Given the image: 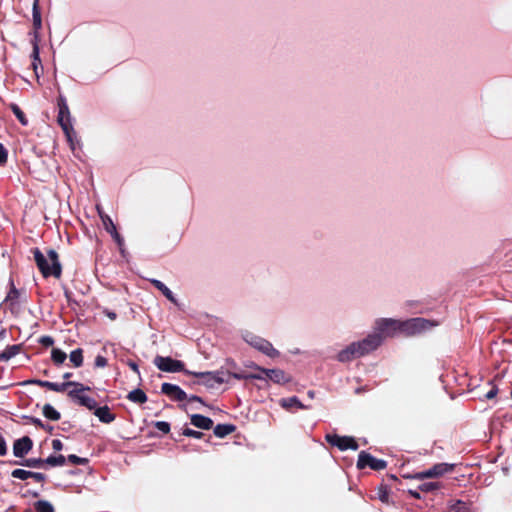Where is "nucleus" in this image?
I'll use <instances>...</instances> for the list:
<instances>
[{"mask_svg": "<svg viewBox=\"0 0 512 512\" xmlns=\"http://www.w3.org/2000/svg\"><path fill=\"white\" fill-rule=\"evenodd\" d=\"M241 338L248 345L270 358H276L280 355L279 351L268 340L249 330H242Z\"/></svg>", "mask_w": 512, "mask_h": 512, "instance_id": "obj_2", "label": "nucleus"}, {"mask_svg": "<svg viewBox=\"0 0 512 512\" xmlns=\"http://www.w3.org/2000/svg\"><path fill=\"white\" fill-rule=\"evenodd\" d=\"M12 111L13 113L15 114V116L17 117V119L23 124V125H26L27 124V120L25 118V115L24 113L22 112V110L17 106V105H12Z\"/></svg>", "mask_w": 512, "mask_h": 512, "instance_id": "obj_37", "label": "nucleus"}, {"mask_svg": "<svg viewBox=\"0 0 512 512\" xmlns=\"http://www.w3.org/2000/svg\"><path fill=\"white\" fill-rule=\"evenodd\" d=\"M30 383L38 385L40 387L48 388L49 390L55 391V392H64L68 387H70L73 382L68 381L64 383H54L50 381H44V380H31Z\"/></svg>", "mask_w": 512, "mask_h": 512, "instance_id": "obj_17", "label": "nucleus"}, {"mask_svg": "<svg viewBox=\"0 0 512 512\" xmlns=\"http://www.w3.org/2000/svg\"><path fill=\"white\" fill-rule=\"evenodd\" d=\"M189 400H190V401H197V402L202 403L201 398H200V397H198V396H191V397L189 398Z\"/></svg>", "mask_w": 512, "mask_h": 512, "instance_id": "obj_56", "label": "nucleus"}, {"mask_svg": "<svg viewBox=\"0 0 512 512\" xmlns=\"http://www.w3.org/2000/svg\"><path fill=\"white\" fill-rule=\"evenodd\" d=\"M400 320L392 318H378L374 322L373 333H377L383 343L387 337H393L400 332Z\"/></svg>", "mask_w": 512, "mask_h": 512, "instance_id": "obj_5", "label": "nucleus"}, {"mask_svg": "<svg viewBox=\"0 0 512 512\" xmlns=\"http://www.w3.org/2000/svg\"><path fill=\"white\" fill-rule=\"evenodd\" d=\"M128 365H129V367H130L134 372H136L137 374H139V369H138V366H137V364H136V363H134V362H129V364H128Z\"/></svg>", "mask_w": 512, "mask_h": 512, "instance_id": "obj_53", "label": "nucleus"}, {"mask_svg": "<svg viewBox=\"0 0 512 512\" xmlns=\"http://www.w3.org/2000/svg\"><path fill=\"white\" fill-rule=\"evenodd\" d=\"M183 435L188 436V437L200 438L203 435V433L199 432V431L192 430L190 428H186L183 431Z\"/></svg>", "mask_w": 512, "mask_h": 512, "instance_id": "obj_41", "label": "nucleus"}, {"mask_svg": "<svg viewBox=\"0 0 512 512\" xmlns=\"http://www.w3.org/2000/svg\"><path fill=\"white\" fill-rule=\"evenodd\" d=\"M21 346L18 344L7 346L4 351L0 353V362H6L12 359L20 352Z\"/></svg>", "mask_w": 512, "mask_h": 512, "instance_id": "obj_20", "label": "nucleus"}, {"mask_svg": "<svg viewBox=\"0 0 512 512\" xmlns=\"http://www.w3.org/2000/svg\"><path fill=\"white\" fill-rule=\"evenodd\" d=\"M94 414L98 419L103 423H111L114 421L115 416L110 412V409L107 406L95 408Z\"/></svg>", "mask_w": 512, "mask_h": 512, "instance_id": "obj_19", "label": "nucleus"}, {"mask_svg": "<svg viewBox=\"0 0 512 512\" xmlns=\"http://www.w3.org/2000/svg\"><path fill=\"white\" fill-rule=\"evenodd\" d=\"M52 448L55 450V451H60L62 450L63 448V444L62 442L59 440V439H54L52 441Z\"/></svg>", "mask_w": 512, "mask_h": 512, "instance_id": "obj_50", "label": "nucleus"}, {"mask_svg": "<svg viewBox=\"0 0 512 512\" xmlns=\"http://www.w3.org/2000/svg\"><path fill=\"white\" fill-rule=\"evenodd\" d=\"M105 314H106V316H107L109 319H111V320H115V319H116V317H117L116 313H115V312H112V311H108V310H106V311H105Z\"/></svg>", "mask_w": 512, "mask_h": 512, "instance_id": "obj_52", "label": "nucleus"}, {"mask_svg": "<svg viewBox=\"0 0 512 512\" xmlns=\"http://www.w3.org/2000/svg\"><path fill=\"white\" fill-rule=\"evenodd\" d=\"M227 379L229 380L230 377H233L235 379H249L248 374H242V373H227Z\"/></svg>", "mask_w": 512, "mask_h": 512, "instance_id": "obj_46", "label": "nucleus"}, {"mask_svg": "<svg viewBox=\"0 0 512 512\" xmlns=\"http://www.w3.org/2000/svg\"><path fill=\"white\" fill-rule=\"evenodd\" d=\"M107 365V359L104 356L98 355L95 358V366L97 368H103Z\"/></svg>", "mask_w": 512, "mask_h": 512, "instance_id": "obj_42", "label": "nucleus"}, {"mask_svg": "<svg viewBox=\"0 0 512 512\" xmlns=\"http://www.w3.org/2000/svg\"><path fill=\"white\" fill-rule=\"evenodd\" d=\"M354 344L356 345L359 355L364 357L377 350L382 342L377 333L371 332L365 338L354 341Z\"/></svg>", "mask_w": 512, "mask_h": 512, "instance_id": "obj_9", "label": "nucleus"}, {"mask_svg": "<svg viewBox=\"0 0 512 512\" xmlns=\"http://www.w3.org/2000/svg\"><path fill=\"white\" fill-rule=\"evenodd\" d=\"M498 389L496 387H492L486 394L485 398L488 400L493 399L497 395Z\"/></svg>", "mask_w": 512, "mask_h": 512, "instance_id": "obj_47", "label": "nucleus"}, {"mask_svg": "<svg viewBox=\"0 0 512 512\" xmlns=\"http://www.w3.org/2000/svg\"><path fill=\"white\" fill-rule=\"evenodd\" d=\"M195 377L200 378V383L208 388H217L223 383H227L228 374L223 371L216 372H194L192 373Z\"/></svg>", "mask_w": 512, "mask_h": 512, "instance_id": "obj_8", "label": "nucleus"}, {"mask_svg": "<svg viewBox=\"0 0 512 512\" xmlns=\"http://www.w3.org/2000/svg\"><path fill=\"white\" fill-rule=\"evenodd\" d=\"M70 377H71V373H65V374L63 375V378H64V379H68V378H70Z\"/></svg>", "mask_w": 512, "mask_h": 512, "instance_id": "obj_59", "label": "nucleus"}, {"mask_svg": "<svg viewBox=\"0 0 512 512\" xmlns=\"http://www.w3.org/2000/svg\"><path fill=\"white\" fill-rule=\"evenodd\" d=\"M357 358H361V356L354 342L341 349L336 355V360L341 363H349Z\"/></svg>", "mask_w": 512, "mask_h": 512, "instance_id": "obj_14", "label": "nucleus"}, {"mask_svg": "<svg viewBox=\"0 0 512 512\" xmlns=\"http://www.w3.org/2000/svg\"><path fill=\"white\" fill-rule=\"evenodd\" d=\"M438 323L425 318H412L400 321V333L405 335H416L437 326Z\"/></svg>", "mask_w": 512, "mask_h": 512, "instance_id": "obj_4", "label": "nucleus"}, {"mask_svg": "<svg viewBox=\"0 0 512 512\" xmlns=\"http://www.w3.org/2000/svg\"><path fill=\"white\" fill-rule=\"evenodd\" d=\"M257 373H253V374H248L249 376V379H257V380H265L267 379L265 373H262L258 370H256Z\"/></svg>", "mask_w": 512, "mask_h": 512, "instance_id": "obj_44", "label": "nucleus"}, {"mask_svg": "<svg viewBox=\"0 0 512 512\" xmlns=\"http://www.w3.org/2000/svg\"><path fill=\"white\" fill-rule=\"evenodd\" d=\"M235 427L233 425L229 424H218L214 428V434L219 437L223 438L229 434H231L234 431Z\"/></svg>", "mask_w": 512, "mask_h": 512, "instance_id": "obj_24", "label": "nucleus"}, {"mask_svg": "<svg viewBox=\"0 0 512 512\" xmlns=\"http://www.w3.org/2000/svg\"><path fill=\"white\" fill-rule=\"evenodd\" d=\"M43 463H44V460H42V459L30 458V459H27L22 465H25L27 467H32V468H39L42 466Z\"/></svg>", "mask_w": 512, "mask_h": 512, "instance_id": "obj_38", "label": "nucleus"}, {"mask_svg": "<svg viewBox=\"0 0 512 512\" xmlns=\"http://www.w3.org/2000/svg\"><path fill=\"white\" fill-rule=\"evenodd\" d=\"M99 216L101 218L102 224L105 228V230L110 233L111 231H114L116 229L115 224L113 223L112 219L105 213H103L99 207H97Z\"/></svg>", "mask_w": 512, "mask_h": 512, "instance_id": "obj_27", "label": "nucleus"}, {"mask_svg": "<svg viewBox=\"0 0 512 512\" xmlns=\"http://www.w3.org/2000/svg\"><path fill=\"white\" fill-rule=\"evenodd\" d=\"M40 63H41V61H40V62H38V61H35V60H33V63H32L33 68H34V71H35V73H36V75H37V76H38V71H37V69H38V65H39Z\"/></svg>", "mask_w": 512, "mask_h": 512, "instance_id": "obj_55", "label": "nucleus"}, {"mask_svg": "<svg viewBox=\"0 0 512 512\" xmlns=\"http://www.w3.org/2000/svg\"><path fill=\"white\" fill-rule=\"evenodd\" d=\"M10 286H11L10 291L8 292V294L5 298V301L13 304L19 297V291L14 286V283L12 280H10Z\"/></svg>", "mask_w": 512, "mask_h": 512, "instance_id": "obj_34", "label": "nucleus"}, {"mask_svg": "<svg viewBox=\"0 0 512 512\" xmlns=\"http://www.w3.org/2000/svg\"><path fill=\"white\" fill-rule=\"evenodd\" d=\"M366 467L379 471L386 468V462L382 459L375 458L365 451H361L358 455L357 468L364 469Z\"/></svg>", "mask_w": 512, "mask_h": 512, "instance_id": "obj_11", "label": "nucleus"}, {"mask_svg": "<svg viewBox=\"0 0 512 512\" xmlns=\"http://www.w3.org/2000/svg\"><path fill=\"white\" fill-rule=\"evenodd\" d=\"M39 41H40L39 33H37V31L33 32V40H32L33 52H32V57H33V60L38 61V62H40V57H39Z\"/></svg>", "mask_w": 512, "mask_h": 512, "instance_id": "obj_30", "label": "nucleus"}, {"mask_svg": "<svg viewBox=\"0 0 512 512\" xmlns=\"http://www.w3.org/2000/svg\"><path fill=\"white\" fill-rule=\"evenodd\" d=\"M409 494H410L412 497L416 498V499H420V498H421L420 493H419V492H417V491H415V490H409Z\"/></svg>", "mask_w": 512, "mask_h": 512, "instance_id": "obj_54", "label": "nucleus"}, {"mask_svg": "<svg viewBox=\"0 0 512 512\" xmlns=\"http://www.w3.org/2000/svg\"><path fill=\"white\" fill-rule=\"evenodd\" d=\"M253 368L265 373L266 377L276 384H286L291 381V377L281 369H265L257 365H254Z\"/></svg>", "mask_w": 512, "mask_h": 512, "instance_id": "obj_13", "label": "nucleus"}, {"mask_svg": "<svg viewBox=\"0 0 512 512\" xmlns=\"http://www.w3.org/2000/svg\"><path fill=\"white\" fill-rule=\"evenodd\" d=\"M44 346H51L54 341L51 337L49 336H44L41 338V341H40Z\"/></svg>", "mask_w": 512, "mask_h": 512, "instance_id": "obj_51", "label": "nucleus"}, {"mask_svg": "<svg viewBox=\"0 0 512 512\" xmlns=\"http://www.w3.org/2000/svg\"><path fill=\"white\" fill-rule=\"evenodd\" d=\"M308 395H309L310 397H313V395H314L313 391H309V392H308Z\"/></svg>", "mask_w": 512, "mask_h": 512, "instance_id": "obj_60", "label": "nucleus"}, {"mask_svg": "<svg viewBox=\"0 0 512 512\" xmlns=\"http://www.w3.org/2000/svg\"><path fill=\"white\" fill-rule=\"evenodd\" d=\"M33 423H35L36 425H39V426H43L40 419H33Z\"/></svg>", "mask_w": 512, "mask_h": 512, "instance_id": "obj_57", "label": "nucleus"}, {"mask_svg": "<svg viewBox=\"0 0 512 512\" xmlns=\"http://www.w3.org/2000/svg\"><path fill=\"white\" fill-rule=\"evenodd\" d=\"M33 255L37 267L45 278L49 276L59 278L61 276L62 267L55 250L49 249L45 255L38 248H35L33 249Z\"/></svg>", "mask_w": 512, "mask_h": 512, "instance_id": "obj_1", "label": "nucleus"}, {"mask_svg": "<svg viewBox=\"0 0 512 512\" xmlns=\"http://www.w3.org/2000/svg\"><path fill=\"white\" fill-rule=\"evenodd\" d=\"M31 478H33L37 482H42L45 479V475L38 472H32V475H30Z\"/></svg>", "mask_w": 512, "mask_h": 512, "instance_id": "obj_49", "label": "nucleus"}, {"mask_svg": "<svg viewBox=\"0 0 512 512\" xmlns=\"http://www.w3.org/2000/svg\"><path fill=\"white\" fill-rule=\"evenodd\" d=\"M161 391L175 401H183L187 399L186 393L179 386L174 384L163 383Z\"/></svg>", "mask_w": 512, "mask_h": 512, "instance_id": "obj_15", "label": "nucleus"}, {"mask_svg": "<svg viewBox=\"0 0 512 512\" xmlns=\"http://www.w3.org/2000/svg\"><path fill=\"white\" fill-rule=\"evenodd\" d=\"M68 461L74 465H83L87 462V459L72 454L68 456Z\"/></svg>", "mask_w": 512, "mask_h": 512, "instance_id": "obj_40", "label": "nucleus"}, {"mask_svg": "<svg viewBox=\"0 0 512 512\" xmlns=\"http://www.w3.org/2000/svg\"><path fill=\"white\" fill-rule=\"evenodd\" d=\"M70 387H73V389L68 392V396L71 399H73L79 405L84 406L89 410H93L96 408L97 402L95 401V399L83 394L85 390H90L89 387H86L78 382H73V384Z\"/></svg>", "mask_w": 512, "mask_h": 512, "instance_id": "obj_7", "label": "nucleus"}, {"mask_svg": "<svg viewBox=\"0 0 512 512\" xmlns=\"http://www.w3.org/2000/svg\"><path fill=\"white\" fill-rule=\"evenodd\" d=\"M128 399L132 402L142 404L147 401V396L141 389H134L129 392Z\"/></svg>", "mask_w": 512, "mask_h": 512, "instance_id": "obj_25", "label": "nucleus"}, {"mask_svg": "<svg viewBox=\"0 0 512 512\" xmlns=\"http://www.w3.org/2000/svg\"><path fill=\"white\" fill-rule=\"evenodd\" d=\"M58 123L61 126L63 132L65 133L68 142L70 143L71 148L74 150V142H73V125L71 121V115L69 111V107L66 103V100L63 97H60L58 100Z\"/></svg>", "mask_w": 512, "mask_h": 512, "instance_id": "obj_3", "label": "nucleus"}, {"mask_svg": "<svg viewBox=\"0 0 512 512\" xmlns=\"http://www.w3.org/2000/svg\"><path fill=\"white\" fill-rule=\"evenodd\" d=\"M151 283L159 290L163 293V295L168 299L170 300L172 303L176 304L177 301L172 293V291L161 281L157 280V279H152L151 280Z\"/></svg>", "mask_w": 512, "mask_h": 512, "instance_id": "obj_21", "label": "nucleus"}, {"mask_svg": "<svg viewBox=\"0 0 512 512\" xmlns=\"http://www.w3.org/2000/svg\"><path fill=\"white\" fill-rule=\"evenodd\" d=\"M7 161V150L6 148L0 143V165L5 164Z\"/></svg>", "mask_w": 512, "mask_h": 512, "instance_id": "obj_43", "label": "nucleus"}, {"mask_svg": "<svg viewBox=\"0 0 512 512\" xmlns=\"http://www.w3.org/2000/svg\"><path fill=\"white\" fill-rule=\"evenodd\" d=\"M51 358L55 364H62L66 360L67 355L62 350L54 348L51 353Z\"/></svg>", "mask_w": 512, "mask_h": 512, "instance_id": "obj_31", "label": "nucleus"}, {"mask_svg": "<svg viewBox=\"0 0 512 512\" xmlns=\"http://www.w3.org/2000/svg\"><path fill=\"white\" fill-rule=\"evenodd\" d=\"M280 404L285 409H290L292 407H297V408H300V409H306L307 408L306 406H304L300 402V400L296 396L281 399L280 400Z\"/></svg>", "mask_w": 512, "mask_h": 512, "instance_id": "obj_23", "label": "nucleus"}, {"mask_svg": "<svg viewBox=\"0 0 512 512\" xmlns=\"http://www.w3.org/2000/svg\"><path fill=\"white\" fill-rule=\"evenodd\" d=\"M381 501L386 502L387 501V495L380 496Z\"/></svg>", "mask_w": 512, "mask_h": 512, "instance_id": "obj_58", "label": "nucleus"}, {"mask_svg": "<svg viewBox=\"0 0 512 512\" xmlns=\"http://www.w3.org/2000/svg\"><path fill=\"white\" fill-rule=\"evenodd\" d=\"M454 464L449 463H437L431 468L414 473L412 475L407 476V478L414 479V480H424L428 478H440L443 475L450 473L454 469Z\"/></svg>", "mask_w": 512, "mask_h": 512, "instance_id": "obj_6", "label": "nucleus"}, {"mask_svg": "<svg viewBox=\"0 0 512 512\" xmlns=\"http://www.w3.org/2000/svg\"><path fill=\"white\" fill-rule=\"evenodd\" d=\"M43 415L50 420L57 421L60 419V413L50 404H45L42 409Z\"/></svg>", "mask_w": 512, "mask_h": 512, "instance_id": "obj_26", "label": "nucleus"}, {"mask_svg": "<svg viewBox=\"0 0 512 512\" xmlns=\"http://www.w3.org/2000/svg\"><path fill=\"white\" fill-rule=\"evenodd\" d=\"M7 452V446L4 438L0 435V456L5 455Z\"/></svg>", "mask_w": 512, "mask_h": 512, "instance_id": "obj_48", "label": "nucleus"}, {"mask_svg": "<svg viewBox=\"0 0 512 512\" xmlns=\"http://www.w3.org/2000/svg\"><path fill=\"white\" fill-rule=\"evenodd\" d=\"M65 457L63 455L58 456H49L44 460V463L49 464L51 466H63L65 464Z\"/></svg>", "mask_w": 512, "mask_h": 512, "instance_id": "obj_32", "label": "nucleus"}, {"mask_svg": "<svg viewBox=\"0 0 512 512\" xmlns=\"http://www.w3.org/2000/svg\"><path fill=\"white\" fill-rule=\"evenodd\" d=\"M36 512H55L53 505L47 500H39L34 503Z\"/></svg>", "mask_w": 512, "mask_h": 512, "instance_id": "obj_28", "label": "nucleus"}, {"mask_svg": "<svg viewBox=\"0 0 512 512\" xmlns=\"http://www.w3.org/2000/svg\"><path fill=\"white\" fill-rule=\"evenodd\" d=\"M70 361L75 367H80L83 364V352L82 349H75L70 353Z\"/></svg>", "mask_w": 512, "mask_h": 512, "instance_id": "obj_29", "label": "nucleus"}, {"mask_svg": "<svg viewBox=\"0 0 512 512\" xmlns=\"http://www.w3.org/2000/svg\"><path fill=\"white\" fill-rule=\"evenodd\" d=\"M109 234L113 237V239L117 242V244H118L119 246H121V245L123 244V239H122V237L119 235V233L117 232V230H116V229H115L114 231H111Z\"/></svg>", "mask_w": 512, "mask_h": 512, "instance_id": "obj_45", "label": "nucleus"}, {"mask_svg": "<svg viewBox=\"0 0 512 512\" xmlns=\"http://www.w3.org/2000/svg\"><path fill=\"white\" fill-rule=\"evenodd\" d=\"M13 478L20 479V480H26L30 478V475H32L31 471H27L24 469H15L11 473Z\"/></svg>", "mask_w": 512, "mask_h": 512, "instance_id": "obj_35", "label": "nucleus"}, {"mask_svg": "<svg viewBox=\"0 0 512 512\" xmlns=\"http://www.w3.org/2000/svg\"><path fill=\"white\" fill-rule=\"evenodd\" d=\"M155 427L162 433L166 434L170 431V424L165 421H157Z\"/></svg>", "mask_w": 512, "mask_h": 512, "instance_id": "obj_39", "label": "nucleus"}, {"mask_svg": "<svg viewBox=\"0 0 512 512\" xmlns=\"http://www.w3.org/2000/svg\"><path fill=\"white\" fill-rule=\"evenodd\" d=\"M439 488H440V484L437 482H427V483H423L419 486V489L425 493L435 491Z\"/></svg>", "mask_w": 512, "mask_h": 512, "instance_id": "obj_36", "label": "nucleus"}, {"mask_svg": "<svg viewBox=\"0 0 512 512\" xmlns=\"http://www.w3.org/2000/svg\"><path fill=\"white\" fill-rule=\"evenodd\" d=\"M32 440L24 436L14 442L13 453L16 457H23L32 449Z\"/></svg>", "mask_w": 512, "mask_h": 512, "instance_id": "obj_16", "label": "nucleus"}, {"mask_svg": "<svg viewBox=\"0 0 512 512\" xmlns=\"http://www.w3.org/2000/svg\"><path fill=\"white\" fill-rule=\"evenodd\" d=\"M191 423L197 428L208 430L212 427L213 421L203 415L193 414L191 416Z\"/></svg>", "mask_w": 512, "mask_h": 512, "instance_id": "obj_18", "label": "nucleus"}, {"mask_svg": "<svg viewBox=\"0 0 512 512\" xmlns=\"http://www.w3.org/2000/svg\"><path fill=\"white\" fill-rule=\"evenodd\" d=\"M449 512H470L466 503L457 500L449 506Z\"/></svg>", "mask_w": 512, "mask_h": 512, "instance_id": "obj_33", "label": "nucleus"}, {"mask_svg": "<svg viewBox=\"0 0 512 512\" xmlns=\"http://www.w3.org/2000/svg\"><path fill=\"white\" fill-rule=\"evenodd\" d=\"M153 362L159 370L164 372L175 373L184 369V364L181 361L172 359L171 357L156 356Z\"/></svg>", "mask_w": 512, "mask_h": 512, "instance_id": "obj_12", "label": "nucleus"}, {"mask_svg": "<svg viewBox=\"0 0 512 512\" xmlns=\"http://www.w3.org/2000/svg\"><path fill=\"white\" fill-rule=\"evenodd\" d=\"M38 1L39 0H34L33 9H32L34 32L37 31V33H39V30L42 27V19H41V14H40V11L38 8Z\"/></svg>", "mask_w": 512, "mask_h": 512, "instance_id": "obj_22", "label": "nucleus"}, {"mask_svg": "<svg viewBox=\"0 0 512 512\" xmlns=\"http://www.w3.org/2000/svg\"><path fill=\"white\" fill-rule=\"evenodd\" d=\"M326 441L332 445L337 447L341 451H345L348 449L357 450L358 444L356 440L351 436H339L336 434H327L325 436Z\"/></svg>", "mask_w": 512, "mask_h": 512, "instance_id": "obj_10", "label": "nucleus"}]
</instances>
